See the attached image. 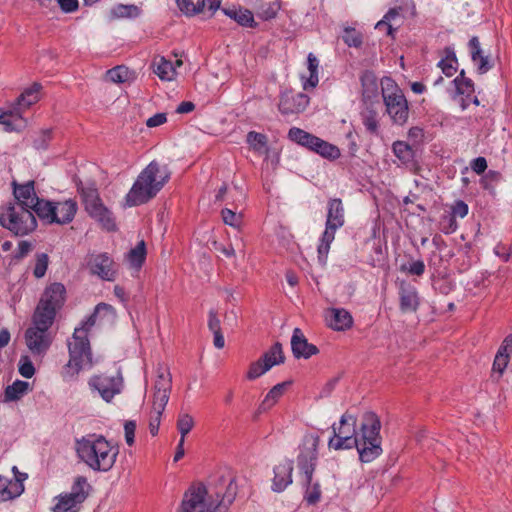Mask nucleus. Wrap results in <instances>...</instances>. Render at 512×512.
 Listing matches in <instances>:
<instances>
[{"label":"nucleus","mask_w":512,"mask_h":512,"mask_svg":"<svg viewBox=\"0 0 512 512\" xmlns=\"http://www.w3.org/2000/svg\"><path fill=\"white\" fill-rule=\"evenodd\" d=\"M355 416L345 413L341 416L339 425L332 426L333 436L328 446L334 450L351 449L356 447L362 462L369 463L381 453V423L373 412H366L360 426V433L356 434Z\"/></svg>","instance_id":"obj_1"},{"label":"nucleus","mask_w":512,"mask_h":512,"mask_svg":"<svg viewBox=\"0 0 512 512\" xmlns=\"http://www.w3.org/2000/svg\"><path fill=\"white\" fill-rule=\"evenodd\" d=\"M231 475H222L208 485L194 484L184 493L177 512H226L237 495Z\"/></svg>","instance_id":"obj_2"},{"label":"nucleus","mask_w":512,"mask_h":512,"mask_svg":"<svg viewBox=\"0 0 512 512\" xmlns=\"http://www.w3.org/2000/svg\"><path fill=\"white\" fill-rule=\"evenodd\" d=\"M116 318L115 309L106 303H100L95 307L94 313L79 328H76L71 340L68 342L69 362L67 367L72 374H77L81 369L92 365V353L88 340V330L96 324L97 320L113 321Z\"/></svg>","instance_id":"obj_3"},{"label":"nucleus","mask_w":512,"mask_h":512,"mask_svg":"<svg viewBox=\"0 0 512 512\" xmlns=\"http://www.w3.org/2000/svg\"><path fill=\"white\" fill-rule=\"evenodd\" d=\"M171 172L166 165L151 161L138 175L125 196V206L133 207L153 199L169 181Z\"/></svg>","instance_id":"obj_4"},{"label":"nucleus","mask_w":512,"mask_h":512,"mask_svg":"<svg viewBox=\"0 0 512 512\" xmlns=\"http://www.w3.org/2000/svg\"><path fill=\"white\" fill-rule=\"evenodd\" d=\"M76 452L80 460L97 472L110 471L119 454V448L102 435H89L76 442Z\"/></svg>","instance_id":"obj_5"},{"label":"nucleus","mask_w":512,"mask_h":512,"mask_svg":"<svg viewBox=\"0 0 512 512\" xmlns=\"http://www.w3.org/2000/svg\"><path fill=\"white\" fill-rule=\"evenodd\" d=\"M0 226L15 236H26L37 227V221L30 209L19 203L0 206Z\"/></svg>","instance_id":"obj_6"},{"label":"nucleus","mask_w":512,"mask_h":512,"mask_svg":"<svg viewBox=\"0 0 512 512\" xmlns=\"http://www.w3.org/2000/svg\"><path fill=\"white\" fill-rule=\"evenodd\" d=\"M171 388L172 378L170 372L166 368H159L153 385L152 407L149 417V431L153 436L158 434L161 417L169 401Z\"/></svg>","instance_id":"obj_7"},{"label":"nucleus","mask_w":512,"mask_h":512,"mask_svg":"<svg viewBox=\"0 0 512 512\" xmlns=\"http://www.w3.org/2000/svg\"><path fill=\"white\" fill-rule=\"evenodd\" d=\"M382 97L386 111L395 124L403 125L408 119V103L396 82L389 77L381 80Z\"/></svg>","instance_id":"obj_8"},{"label":"nucleus","mask_w":512,"mask_h":512,"mask_svg":"<svg viewBox=\"0 0 512 512\" xmlns=\"http://www.w3.org/2000/svg\"><path fill=\"white\" fill-rule=\"evenodd\" d=\"M78 191L89 216L98 222L103 229L114 231L116 229L115 218L112 212L103 204L97 188L94 185L86 187L79 185Z\"/></svg>","instance_id":"obj_9"},{"label":"nucleus","mask_w":512,"mask_h":512,"mask_svg":"<svg viewBox=\"0 0 512 512\" xmlns=\"http://www.w3.org/2000/svg\"><path fill=\"white\" fill-rule=\"evenodd\" d=\"M90 485L87 479L79 476L75 479L71 491L60 494L55 497V505L52 507L53 512H79L82 503L89 494Z\"/></svg>","instance_id":"obj_10"},{"label":"nucleus","mask_w":512,"mask_h":512,"mask_svg":"<svg viewBox=\"0 0 512 512\" xmlns=\"http://www.w3.org/2000/svg\"><path fill=\"white\" fill-rule=\"evenodd\" d=\"M88 384L106 402H110L114 396L119 395L124 387L123 376L120 370H116L113 373L95 375L90 378Z\"/></svg>","instance_id":"obj_11"},{"label":"nucleus","mask_w":512,"mask_h":512,"mask_svg":"<svg viewBox=\"0 0 512 512\" xmlns=\"http://www.w3.org/2000/svg\"><path fill=\"white\" fill-rule=\"evenodd\" d=\"M283 361L282 346L280 343H275L259 360L250 365L246 377L249 380H255Z\"/></svg>","instance_id":"obj_12"},{"label":"nucleus","mask_w":512,"mask_h":512,"mask_svg":"<svg viewBox=\"0 0 512 512\" xmlns=\"http://www.w3.org/2000/svg\"><path fill=\"white\" fill-rule=\"evenodd\" d=\"M89 272L105 281H114L117 277V265L107 253L92 254L87 261Z\"/></svg>","instance_id":"obj_13"},{"label":"nucleus","mask_w":512,"mask_h":512,"mask_svg":"<svg viewBox=\"0 0 512 512\" xmlns=\"http://www.w3.org/2000/svg\"><path fill=\"white\" fill-rule=\"evenodd\" d=\"M318 444L319 437L317 435L307 434L304 436L302 444L300 446L298 464L300 469L308 478H310V474L313 473L314 465L317 460Z\"/></svg>","instance_id":"obj_14"},{"label":"nucleus","mask_w":512,"mask_h":512,"mask_svg":"<svg viewBox=\"0 0 512 512\" xmlns=\"http://www.w3.org/2000/svg\"><path fill=\"white\" fill-rule=\"evenodd\" d=\"M309 102V97L304 93L285 91L280 96L278 108L283 115L299 114L305 111Z\"/></svg>","instance_id":"obj_15"},{"label":"nucleus","mask_w":512,"mask_h":512,"mask_svg":"<svg viewBox=\"0 0 512 512\" xmlns=\"http://www.w3.org/2000/svg\"><path fill=\"white\" fill-rule=\"evenodd\" d=\"M25 337L26 344L34 355L44 354L51 344V337L48 330L35 325L27 329Z\"/></svg>","instance_id":"obj_16"},{"label":"nucleus","mask_w":512,"mask_h":512,"mask_svg":"<svg viewBox=\"0 0 512 512\" xmlns=\"http://www.w3.org/2000/svg\"><path fill=\"white\" fill-rule=\"evenodd\" d=\"M326 325L334 331H346L353 326V317L344 308H328L325 311Z\"/></svg>","instance_id":"obj_17"},{"label":"nucleus","mask_w":512,"mask_h":512,"mask_svg":"<svg viewBox=\"0 0 512 512\" xmlns=\"http://www.w3.org/2000/svg\"><path fill=\"white\" fill-rule=\"evenodd\" d=\"M65 294L66 289L63 284L58 282L52 283L45 288L39 300V304L46 305L58 311L65 302Z\"/></svg>","instance_id":"obj_18"},{"label":"nucleus","mask_w":512,"mask_h":512,"mask_svg":"<svg viewBox=\"0 0 512 512\" xmlns=\"http://www.w3.org/2000/svg\"><path fill=\"white\" fill-rule=\"evenodd\" d=\"M291 349L294 357L298 359H308L319 352L315 345L308 343V340L300 328H295L293 330V335L291 338Z\"/></svg>","instance_id":"obj_19"},{"label":"nucleus","mask_w":512,"mask_h":512,"mask_svg":"<svg viewBox=\"0 0 512 512\" xmlns=\"http://www.w3.org/2000/svg\"><path fill=\"white\" fill-rule=\"evenodd\" d=\"M399 301L401 312H416L420 304L417 289L406 282H401L399 286Z\"/></svg>","instance_id":"obj_20"},{"label":"nucleus","mask_w":512,"mask_h":512,"mask_svg":"<svg viewBox=\"0 0 512 512\" xmlns=\"http://www.w3.org/2000/svg\"><path fill=\"white\" fill-rule=\"evenodd\" d=\"M293 463L289 460H284L274 467V478L272 489L276 492L283 491L288 485L292 483Z\"/></svg>","instance_id":"obj_21"},{"label":"nucleus","mask_w":512,"mask_h":512,"mask_svg":"<svg viewBox=\"0 0 512 512\" xmlns=\"http://www.w3.org/2000/svg\"><path fill=\"white\" fill-rule=\"evenodd\" d=\"M13 194L15 197L14 203H19L21 206L27 207L31 210L33 204L38 200L34 188V181H28L24 184H17L13 182Z\"/></svg>","instance_id":"obj_22"},{"label":"nucleus","mask_w":512,"mask_h":512,"mask_svg":"<svg viewBox=\"0 0 512 512\" xmlns=\"http://www.w3.org/2000/svg\"><path fill=\"white\" fill-rule=\"evenodd\" d=\"M24 491V484L20 477L8 479L0 475V502H5L19 497Z\"/></svg>","instance_id":"obj_23"},{"label":"nucleus","mask_w":512,"mask_h":512,"mask_svg":"<svg viewBox=\"0 0 512 512\" xmlns=\"http://www.w3.org/2000/svg\"><path fill=\"white\" fill-rule=\"evenodd\" d=\"M76 212L77 203L74 200L55 202L54 216L51 220L57 224H68L74 219Z\"/></svg>","instance_id":"obj_24"},{"label":"nucleus","mask_w":512,"mask_h":512,"mask_svg":"<svg viewBox=\"0 0 512 512\" xmlns=\"http://www.w3.org/2000/svg\"><path fill=\"white\" fill-rule=\"evenodd\" d=\"M0 124L4 125L8 132L22 129L25 126V120L22 118L20 108L14 107L5 112L0 111Z\"/></svg>","instance_id":"obj_25"},{"label":"nucleus","mask_w":512,"mask_h":512,"mask_svg":"<svg viewBox=\"0 0 512 512\" xmlns=\"http://www.w3.org/2000/svg\"><path fill=\"white\" fill-rule=\"evenodd\" d=\"M56 312L54 308H49L46 305L38 303L33 315V324L37 327L49 330L54 322Z\"/></svg>","instance_id":"obj_26"},{"label":"nucleus","mask_w":512,"mask_h":512,"mask_svg":"<svg viewBox=\"0 0 512 512\" xmlns=\"http://www.w3.org/2000/svg\"><path fill=\"white\" fill-rule=\"evenodd\" d=\"M326 224L337 228L344 225V208L340 199L329 201Z\"/></svg>","instance_id":"obj_27"},{"label":"nucleus","mask_w":512,"mask_h":512,"mask_svg":"<svg viewBox=\"0 0 512 512\" xmlns=\"http://www.w3.org/2000/svg\"><path fill=\"white\" fill-rule=\"evenodd\" d=\"M41 85L38 83H34L31 87L26 89L18 98L16 107L20 108V111L28 109L31 105L38 102L40 99Z\"/></svg>","instance_id":"obj_28"},{"label":"nucleus","mask_w":512,"mask_h":512,"mask_svg":"<svg viewBox=\"0 0 512 512\" xmlns=\"http://www.w3.org/2000/svg\"><path fill=\"white\" fill-rule=\"evenodd\" d=\"M452 83L455 86V94L453 98L458 101L460 97H470L474 93V85L471 79L464 76V71H461Z\"/></svg>","instance_id":"obj_29"},{"label":"nucleus","mask_w":512,"mask_h":512,"mask_svg":"<svg viewBox=\"0 0 512 512\" xmlns=\"http://www.w3.org/2000/svg\"><path fill=\"white\" fill-rule=\"evenodd\" d=\"M307 64H308L309 77H307V78L302 77L304 90L314 89L319 82V77H318L319 61H318L317 57L314 54L309 53L308 57H307Z\"/></svg>","instance_id":"obj_30"},{"label":"nucleus","mask_w":512,"mask_h":512,"mask_svg":"<svg viewBox=\"0 0 512 512\" xmlns=\"http://www.w3.org/2000/svg\"><path fill=\"white\" fill-rule=\"evenodd\" d=\"M444 57L438 62V67L447 77L453 76L458 68V61L453 48L444 49Z\"/></svg>","instance_id":"obj_31"},{"label":"nucleus","mask_w":512,"mask_h":512,"mask_svg":"<svg viewBox=\"0 0 512 512\" xmlns=\"http://www.w3.org/2000/svg\"><path fill=\"white\" fill-rule=\"evenodd\" d=\"M154 72L161 79L165 81H171L176 76V68L175 66L168 60L163 57L159 59H155L154 63Z\"/></svg>","instance_id":"obj_32"},{"label":"nucleus","mask_w":512,"mask_h":512,"mask_svg":"<svg viewBox=\"0 0 512 512\" xmlns=\"http://www.w3.org/2000/svg\"><path fill=\"white\" fill-rule=\"evenodd\" d=\"M285 387L286 383H279L272 387L259 405L258 412L262 413L272 408L283 395Z\"/></svg>","instance_id":"obj_33"},{"label":"nucleus","mask_w":512,"mask_h":512,"mask_svg":"<svg viewBox=\"0 0 512 512\" xmlns=\"http://www.w3.org/2000/svg\"><path fill=\"white\" fill-rule=\"evenodd\" d=\"M54 206L55 202L38 198V200L31 207V211L33 214H37V216L42 220L48 223H53L51 218L54 216Z\"/></svg>","instance_id":"obj_34"},{"label":"nucleus","mask_w":512,"mask_h":512,"mask_svg":"<svg viewBox=\"0 0 512 512\" xmlns=\"http://www.w3.org/2000/svg\"><path fill=\"white\" fill-rule=\"evenodd\" d=\"M338 228L326 224L325 231L322 235L321 242L318 246V258L320 262L325 263L329 253L330 245L335 238V232Z\"/></svg>","instance_id":"obj_35"},{"label":"nucleus","mask_w":512,"mask_h":512,"mask_svg":"<svg viewBox=\"0 0 512 512\" xmlns=\"http://www.w3.org/2000/svg\"><path fill=\"white\" fill-rule=\"evenodd\" d=\"M288 136L293 142L307 147L310 150H312L313 144H315L317 139L316 136L297 127L291 128L288 132Z\"/></svg>","instance_id":"obj_36"},{"label":"nucleus","mask_w":512,"mask_h":512,"mask_svg":"<svg viewBox=\"0 0 512 512\" xmlns=\"http://www.w3.org/2000/svg\"><path fill=\"white\" fill-rule=\"evenodd\" d=\"M225 15L242 26L251 27L254 23L253 14L247 9L229 8L223 10Z\"/></svg>","instance_id":"obj_37"},{"label":"nucleus","mask_w":512,"mask_h":512,"mask_svg":"<svg viewBox=\"0 0 512 512\" xmlns=\"http://www.w3.org/2000/svg\"><path fill=\"white\" fill-rule=\"evenodd\" d=\"M312 151L328 159H336L340 156V150L336 146L318 137L315 141V144H313Z\"/></svg>","instance_id":"obj_38"},{"label":"nucleus","mask_w":512,"mask_h":512,"mask_svg":"<svg viewBox=\"0 0 512 512\" xmlns=\"http://www.w3.org/2000/svg\"><path fill=\"white\" fill-rule=\"evenodd\" d=\"M393 152L395 156L405 165L412 163L414 159V151L410 145L404 141H396L393 143Z\"/></svg>","instance_id":"obj_39"},{"label":"nucleus","mask_w":512,"mask_h":512,"mask_svg":"<svg viewBox=\"0 0 512 512\" xmlns=\"http://www.w3.org/2000/svg\"><path fill=\"white\" fill-rule=\"evenodd\" d=\"M247 143L258 154L267 153V137L264 134L251 131L247 134Z\"/></svg>","instance_id":"obj_40"},{"label":"nucleus","mask_w":512,"mask_h":512,"mask_svg":"<svg viewBox=\"0 0 512 512\" xmlns=\"http://www.w3.org/2000/svg\"><path fill=\"white\" fill-rule=\"evenodd\" d=\"M146 258L145 242L140 241L136 247L132 248L127 254V260L132 267L140 268Z\"/></svg>","instance_id":"obj_41"},{"label":"nucleus","mask_w":512,"mask_h":512,"mask_svg":"<svg viewBox=\"0 0 512 512\" xmlns=\"http://www.w3.org/2000/svg\"><path fill=\"white\" fill-rule=\"evenodd\" d=\"M29 390V383L21 380H16L12 385H9L5 390V398L9 401H15L24 396Z\"/></svg>","instance_id":"obj_42"},{"label":"nucleus","mask_w":512,"mask_h":512,"mask_svg":"<svg viewBox=\"0 0 512 512\" xmlns=\"http://www.w3.org/2000/svg\"><path fill=\"white\" fill-rule=\"evenodd\" d=\"M131 77L132 72L125 66H117L106 72V78L113 83H124Z\"/></svg>","instance_id":"obj_43"},{"label":"nucleus","mask_w":512,"mask_h":512,"mask_svg":"<svg viewBox=\"0 0 512 512\" xmlns=\"http://www.w3.org/2000/svg\"><path fill=\"white\" fill-rule=\"evenodd\" d=\"M111 12L116 18H136L140 15V9L136 5L118 4Z\"/></svg>","instance_id":"obj_44"},{"label":"nucleus","mask_w":512,"mask_h":512,"mask_svg":"<svg viewBox=\"0 0 512 512\" xmlns=\"http://www.w3.org/2000/svg\"><path fill=\"white\" fill-rule=\"evenodd\" d=\"M307 482V488L305 493V499L309 504H315L320 500L321 490L318 482L313 481L312 473L310 478L305 476Z\"/></svg>","instance_id":"obj_45"},{"label":"nucleus","mask_w":512,"mask_h":512,"mask_svg":"<svg viewBox=\"0 0 512 512\" xmlns=\"http://www.w3.org/2000/svg\"><path fill=\"white\" fill-rule=\"evenodd\" d=\"M193 427L194 419L191 415L182 413L178 416L177 429L183 439H185L186 435L192 430Z\"/></svg>","instance_id":"obj_46"},{"label":"nucleus","mask_w":512,"mask_h":512,"mask_svg":"<svg viewBox=\"0 0 512 512\" xmlns=\"http://www.w3.org/2000/svg\"><path fill=\"white\" fill-rule=\"evenodd\" d=\"M223 222L233 228L240 229L242 226V214L225 208L221 211Z\"/></svg>","instance_id":"obj_47"},{"label":"nucleus","mask_w":512,"mask_h":512,"mask_svg":"<svg viewBox=\"0 0 512 512\" xmlns=\"http://www.w3.org/2000/svg\"><path fill=\"white\" fill-rule=\"evenodd\" d=\"M362 121L370 133L376 134L378 131L377 113L373 110H366L362 113Z\"/></svg>","instance_id":"obj_48"},{"label":"nucleus","mask_w":512,"mask_h":512,"mask_svg":"<svg viewBox=\"0 0 512 512\" xmlns=\"http://www.w3.org/2000/svg\"><path fill=\"white\" fill-rule=\"evenodd\" d=\"M49 263L48 255L45 253L37 254L36 263L33 270V274L36 278H42L47 271Z\"/></svg>","instance_id":"obj_49"},{"label":"nucleus","mask_w":512,"mask_h":512,"mask_svg":"<svg viewBox=\"0 0 512 512\" xmlns=\"http://www.w3.org/2000/svg\"><path fill=\"white\" fill-rule=\"evenodd\" d=\"M179 10L187 16H193L200 13L199 1L195 4L192 0H177Z\"/></svg>","instance_id":"obj_50"},{"label":"nucleus","mask_w":512,"mask_h":512,"mask_svg":"<svg viewBox=\"0 0 512 512\" xmlns=\"http://www.w3.org/2000/svg\"><path fill=\"white\" fill-rule=\"evenodd\" d=\"M279 9L280 5L277 2L264 4L259 10V16L264 20L273 19L276 17Z\"/></svg>","instance_id":"obj_51"},{"label":"nucleus","mask_w":512,"mask_h":512,"mask_svg":"<svg viewBox=\"0 0 512 512\" xmlns=\"http://www.w3.org/2000/svg\"><path fill=\"white\" fill-rule=\"evenodd\" d=\"M343 40L348 46L359 47L362 44V35L355 29H345Z\"/></svg>","instance_id":"obj_52"},{"label":"nucleus","mask_w":512,"mask_h":512,"mask_svg":"<svg viewBox=\"0 0 512 512\" xmlns=\"http://www.w3.org/2000/svg\"><path fill=\"white\" fill-rule=\"evenodd\" d=\"M19 373L25 378H31L35 374L34 365L28 356L20 358Z\"/></svg>","instance_id":"obj_53"},{"label":"nucleus","mask_w":512,"mask_h":512,"mask_svg":"<svg viewBox=\"0 0 512 512\" xmlns=\"http://www.w3.org/2000/svg\"><path fill=\"white\" fill-rule=\"evenodd\" d=\"M397 16H399V12L397 9H390L386 15L383 17L382 20H380L375 28L376 29H380L381 26H387V35H390L392 36L393 35V27L392 25L390 24V22L396 18Z\"/></svg>","instance_id":"obj_54"},{"label":"nucleus","mask_w":512,"mask_h":512,"mask_svg":"<svg viewBox=\"0 0 512 512\" xmlns=\"http://www.w3.org/2000/svg\"><path fill=\"white\" fill-rule=\"evenodd\" d=\"M509 361L510 358H508L507 355H503L502 353L497 352L493 362V372H497L499 374V377H501L506 367L508 366Z\"/></svg>","instance_id":"obj_55"},{"label":"nucleus","mask_w":512,"mask_h":512,"mask_svg":"<svg viewBox=\"0 0 512 512\" xmlns=\"http://www.w3.org/2000/svg\"><path fill=\"white\" fill-rule=\"evenodd\" d=\"M468 211H469L468 205L464 201L458 200L451 206V212H452L451 217L464 218L467 216Z\"/></svg>","instance_id":"obj_56"},{"label":"nucleus","mask_w":512,"mask_h":512,"mask_svg":"<svg viewBox=\"0 0 512 512\" xmlns=\"http://www.w3.org/2000/svg\"><path fill=\"white\" fill-rule=\"evenodd\" d=\"M135 430H136L135 421L128 420L124 423L125 441H126L127 445H129V446H132L135 442Z\"/></svg>","instance_id":"obj_57"},{"label":"nucleus","mask_w":512,"mask_h":512,"mask_svg":"<svg viewBox=\"0 0 512 512\" xmlns=\"http://www.w3.org/2000/svg\"><path fill=\"white\" fill-rule=\"evenodd\" d=\"M200 12H210L213 14L220 7L221 0H198Z\"/></svg>","instance_id":"obj_58"},{"label":"nucleus","mask_w":512,"mask_h":512,"mask_svg":"<svg viewBox=\"0 0 512 512\" xmlns=\"http://www.w3.org/2000/svg\"><path fill=\"white\" fill-rule=\"evenodd\" d=\"M56 2L64 13H73L79 8L78 0H56Z\"/></svg>","instance_id":"obj_59"},{"label":"nucleus","mask_w":512,"mask_h":512,"mask_svg":"<svg viewBox=\"0 0 512 512\" xmlns=\"http://www.w3.org/2000/svg\"><path fill=\"white\" fill-rule=\"evenodd\" d=\"M401 270L408 271L412 275L420 276L425 271V265L422 260H417V261L412 262L408 268H406L405 266H402Z\"/></svg>","instance_id":"obj_60"},{"label":"nucleus","mask_w":512,"mask_h":512,"mask_svg":"<svg viewBox=\"0 0 512 512\" xmlns=\"http://www.w3.org/2000/svg\"><path fill=\"white\" fill-rule=\"evenodd\" d=\"M208 316H209V319H208L209 330L212 333L221 331L220 320L217 316V312L215 310H210Z\"/></svg>","instance_id":"obj_61"},{"label":"nucleus","mask_w":512,"mask_h":512,"mask_svg":"<svg viewBox=\"0 0 512 512\" xmlns=\"http://www.w3.org/2000/svg\"><path fill=\"white\" fill-rule=\"evenodd\" d=\"M497 352L502 353L503 355H507L508 358L511 357V355H512V333L504 338V340L502 341Z\"/></svg>","instance_id":"obj_62"},{"label":"nucleus","mask_w":512,"mask_h":512,"mask_svg":"<svg viewBox=\"0 0 512 512\" xmlns=\"http://www.w3.org/2000/svg\"><path fill=\"white\" fill-rule=\"evenodd\" d=\"M167 121V117L165 113H157L152 117L148 118L146 121V125L149 128L157 127L164 124Z\"/></svg>","instance_id":"obj_63"},{"label":"nucleus","mask_w":512,"mask_h":512,"mask_svg":"<svg viewBox=\"0 0 512 512\" xmlns=\"http://www.w3.org/2000/svg\"><path fill=\"white\" fill-rule=\"evenodd\" d=\"M470 51H471V57L473 62L478 61V56L482 53L480 48V43L477 37H472L469 41Z\"/></svg>","instance_id":"obj_64"}]
</instances>
